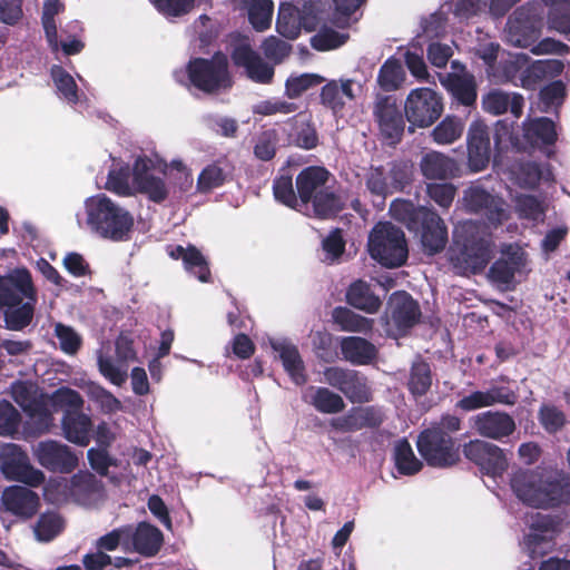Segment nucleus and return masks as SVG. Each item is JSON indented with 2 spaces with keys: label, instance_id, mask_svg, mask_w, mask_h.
I'll return each mask as SVG.
<instances>
[{
  "label": "nucleus",
  "instance_id": "5",
  "mask_svg": "<svg viewBox=\"0 0 570 570\" xmlns=\"http://www.w3.org/2000/svg\"><path fill=\"white\" fill-rule=\"evenodd\" d=\"M454 243L459 247V253L453 249L451 261L455 266L462 265L464 271L476 272L492 257L491 235L489 228L481 223H459L454 228Z\"/></svg>",
  "mask_w": 570,
  "mask_h": 570
},
{
  "label": "nucleus",
  "instance_id": "26",
  "mask_svg": "<svg viewBox=\"0 0 570 570\" xmlns=\"http://www.w3.org/2000/svg\"><path fill=\"white\" fill-rule=\"evenodd\" d=\"M362 89L361 82L350 78H341L340 80L328 81L322 88L320 97L324 106L337 114L347 101L354 100L362 92Z\"/></svg>",
  "mask_w": 570,
  "mask_h": 570
},
{
  "label": "nucleus",
  "instance_id": "58",
  "mask_svg": "<svg viewBox=\"0 0 570 570\" xmlns=\"http://www.w3.org/2000/svg\"><path fill=\"white\" fill-rule=\"evenodd\" d=\"M347 39L348 35L346 32L322 26L317 33L311 38V46L318 51H328L343 46Z\"/></svg>",
  "mask_w": 570,
  "mask_h": 570
},
{
  "label": "nucleus",
  "instance_id": "53",
  "mask_svg": "<svg viewBox=\"0 0 570 570\" xmlns=\"http://www.w3.org/2000/svg\"><path fill=\"white\" fill-rule=\"evenodd\" d=\"M227 165L216 161L207 165L199 174L197 179V190L207 193L212 189L220 187L227 179Z\"/></svg>",
  "mask_w": 570,
  "mask_h": 570
},
{
  "label": "nucleus",
  "instance_id": "15",
  "mask_svg": "<svg viewBox=\"0 0 570 570\" xmlns=\"http://www.w3.org/2000/svg\"><path fill=\"white\" fill-rule=\"evenodd\" d=\"M541 17L534 6L517 9L508 19L504 30L509 43L520 48L530 47L540 36Z\"/></svg>",
  "mask_w": 570,
  "mask_h": 570
},
{
  "label": "nucleus",
  "instance_id": "44",
  "mask_svg": "<svg viewBox=\"0 0 570 570\" xmlns=\"http://www.w3.org/2000/svg\"><path fill=\"white\" fill-rule=\"evenodd\" d=\"M238 3L247 11L254 29L264 31L271 26L274 7L272 0H238Z\"/></svg>",
  "mask_w": 570,
  "mask_h": 570
},
{
  "label": "nucleus",
  "instance_id": "56",
  "mask_svg": "<svg viewBox=\"0 0 570 570\" xmlns=\"http://www.w3.org/2000/svg\"><path fill=\"white\" fill-rule=\"evenodd\" d=\"M515 210L520 218L534 223L542 222L546 215V204L531 195H520L514 199Z\"/></svg>",
  "mask_w": 570,
  "mask_h": 570
},
{
  "label": "nucleus",
  "instance_id": "59",
  "mask_svg": "<svg viewBox=\"0 0 570 570\" xmlns=\"http://www.w3.org/2000/svg\"><path fill=\"white\" fill-rule=\"evenodd\" d=\"M352 403H364L371 399V390L364 375L353 371L341 391Z\"/></svg>",
  "mask_w": 570,
  "mask_h": 570
},
{
  "label": "nucleus",
  "instance_id": "8",
  "mask_svg": "<svg viewBox=\"0 0 570 570\" xmlns=\"http://www.w3.org/2000/svg\"><path fill=\"white\" fill-rule=\"evenodd\" d=\"M102 484L89 472L78 473L68 481L65 478L51 479L43 489L45 498L52 503L72 498L82 505H91L102 498Z\"/></svg>",
  "mask_w": 570,
  "mask_h": 570
},
{
  "label": "nucleus",
  "instance_id": "49",
  "mask_svg": "<svg viewBox=\"0 0 570 570\" xmlns=\"http://www.w3.org/2000/svg\"><path fill=\"white\" fill-rule=\"evenodd\" d=\"M550 11L548 14V24L568 39H570V0H548Z\"/></svg>",
  "mask_w": 570,
  "mask_h": 570
},
{
  "label": "nucleus",
  "instance_id": "57",
  "mask_svg": "<svg viewBox=\"0 0 570 570\" xmlns=\"http://www.w3.org/2000/svg\"><path fill=\"white\" fill-rule=\"evenodd\" d=\"M86 393L106 414L122 410V403L111 392L94 382H89L86 385Z\"/></svg>",
  "mask_w": 570,
  "mask_h": 570
},
{
  "label": "nucleus",
  "instance_id": "13",
  "mask_svg": "<svg viewBox=\"0 0 570 570\" xmlns=\"http://www.w3.org/2000/svg\"><path fill=\"white\" fill-rule=\"evenodd\" d=\"M416 444L420 454L431 466L446 468L459 460L451 435L441 429H429L422 432Z\"/></svg>",
  "mask_w": 570,
  "mask_h": 570
},
{
  "label": "nucleus",
  "instance_id": "32",
  "mask_svg": "<svg viewBox=\"0 0 570 570\" xmlns=\"http://www.w3.org/2000/svg\"><path fill=\"white\" fill-rule=\"evenodd\" d=\"M130 551H136L146 557L155 556L163 544L161 531L146 522H140L136 528L130 525Z\"/></svg>",
  "mask_w": 570,
  "mask_h": 570
},
{
  "label": "nucleus",
  "instance_id": "50",
  "mask_svg": "<svg viewBox=\"0 0 570 570\" xmlns=\"http://www.w3.org/2000/svg\"><path fill=\"white\" fill-rule=\"evenodd\" d=\"M51 78L59 97L71 105L80 102V96L73 77L60 66L51 67Z\"/></svg>",
  "mask_w": 570,
  "mask_h": 570
},
{
  "label": "nucleus",
  "instance_id": "25",
  "mask_svg": "<svg viewBox=\"0 0 570 570\" xmlns=\"http://www.w3.org/2000/svg\"><path fill=\"white\" fill-rule=\"evenodd\" d=\"M272 350L282 361L284 371L296 385H304L307 382V375L304 361L297 346L285 337H275L268 340Z\"/></svg>",
  "mask_w": 570,
  "mask_h": 570
},
{
  "label": "nucleus",
  "instance_id": "40",
  "mask_svg": "<svg viewBox=\"0 0 570 570\" xmlns=\"http://www.w3.org/2000/svg\"><path fill=\"white\" fill-rule=\"evenodd\" d=\"M523 131L527 141L533 146L552 145L557 140L556 125L546 117L527 119Z\"/></svg>",
  "mask_w": 570,
  "mask_h": 570
},
{
  "label": "nucleus",
  "instance_id": "54",
  "mask_svg": "<svg viewBox=\"0 0 570 570\" xmlns=\"http://www.w3.org/2000/svg\"><path fill=\"white\" fill-rule=\"evenodd\" d=\"M404 76L405 72L401 61L392 57L381 67L377 83L385 91L396 90L403 82Z\"/></svg>",
  "mask_w": 570,
  "mask_h": 570
},
{
  "label": "nucleus",
  "instance_id": "60",
  "mask_svg": "<svg viewBox=\"0 0 570 570\" xmlns=\"http://www.w3.org/2000/svg\"><path fill=\"white\" fill-rule=\"evenodd\" d=\"M130 525L120 527L115 529L107 534L100 537L96 542V548L104 551H115L118 547L125 552H130Z\"/></svg>",
  "mask_w": 570,
  "mask_h": 570
},
{
  "label": "nucleus",
  "instance_id": "22",
  "mask_svg": "<svg viewBox=\"0 0 570 570\" xmlns=\"http://www.w3.org/2000/svg\"><path fill=\"white\" fill-rule=\"evenodd\" d=\"M237 67L244 68L247 77L255 82L268 83L274 76V68L252 49L246 40L239 41L232 53Z\"/></svg>",
  "mask_w": 570,
  "mask_h": 570
},
{
  "label": "nucleus",
  "instance_id": "28",
  "mask_svg": "<svg viewBox=\"0 0 570 570\" xmlns=\"http://www.w3.org/2000/svg\"><path fill=\"white\" fill-rule=\"evenodd\" d=\"M374 116L381 132L394 144L400 139L404 120L394 101L389 97L377 99L374 107Z\"/></svg>",
  "mask_w": 570,
  "mask_h": 570
},
{
  "label": "nucleus",
  "instance_id": "14",
  "mask_svg": "<svg viewBox=\"0 0 570 570\" xmlns=\"http://www.w3.org/2000/svg\"><path fill=\"white\" fill-rule=\"evenodd\" d=\"M404 110L409 122L425 128L442 114L443 104L438 92L430 88H416L406 97Z\"/></svg>",
  "mask_w": 570,
  "mask_h": 570
},
{
  "label": "nucleus",
  "instance_id": "6",
  "mask_svg": "<svg viewBox=\"0 0 570 570\" xmlns=\"http://www.w3.org/2000/svg\"><path fill=\"white\" fill-rule=\"evenodd\" d=\"M227 57L215 55L212 59L195 58L185 69L174 72L175 79L186 86H194L204 92H215L232 86Z\"/></svg>",
  "mask_w": 570,
  "mask_h": 570
},
{
  "label": "nucleus",
  "instance_id": "52",
  "mask_svg": "<svg viewBox=\"0 0 570 570\" xmlns=\"http://www.w3.org/2000/svg\"><path fill=\"white\" fill-rule=\"evenodd\" d=\"M560 70L561 63L557 60H537L531 62L528 57L524 76L521 77V87L531 88L547 75Z\"/></svg>",
  "mask_w": 570,
  "mask_h": 570
},
{
  "label": "nucleus",
  "instance_id": "46",
  "mask_svg": "<svg viewBox=\"0 0 570 570\" xmlns=\"http://www.w3.org/2000/svg\"><path fill=\"white\" fill-rule=\"evenodd\" d=\"M397 173L391 171L385 175L381 168H373L368 173L366 185L372 194L385 197L402 188L401 180L397 179Z\"/></svg>",
  "mask_w": 570,
  "mask_h": 570
},
{
  "label": "nucleus",
  "instance_id": "21",
  "mask_svg": "<svg viewBox=\"0 0 570 570\" xmlns=\"http://www.w3.org/2000/svg\"><path fill=\"white\" fill-rule=\"evenodd\" d=\"M525 264L527 255L523 248L517 244H508L502 247L501 257L491 266L489 276L497 284L510 285Z\"/></svg>",
  "mask_w": 570,
  "mask_h": 570
},
{
  "label": "nucleus",
  "instance_id": "37",
  "mask_svg": "<svg viewBox=\"0 0 570 570\" xmlns=\"http://www.w3.org/2000/svg\"><path fill=\"white\" fill-rule=\"evenodd\" d=\"M303 397L321 413L336 414L345 409L343 397L327 387L309 386Z\"/></svg>",
  "mask_w": 570,
  "mask_h": 570
},
{
  "label": "nucleus",
  "instance_id": "45",
  "mask_svg": "<svg viewBox=\"0 0 570 570\" xmlns=\"http://www.w3.org/2000/svg\"><path fill=\"white\" fill-rule=\"evenodd\" d=\"M465 124L456 116H446L432 130L431 137L438 145H451L461 138Z\"/></svg>",
  "mask_w": 570,
  "mask_h": 570
},
{
  "label": "nucleus",
  "instance_id": "63",
  "mask_svg": "<svg viewBox=\"0 0 570 570\" xmlns=\"http://www.w3.org/2000/svg\"><path fill=\"white\" fill-rule=\"evenodd\" d=\"M273 191L275 199L298 212L299 196L295 194L291 176H279L274 180Z\"/></svg>",
  "mask_w": 570,
  "mask_h": 570
},
{
  "label": "nucleus",
  "instance_id": "20",
  "mask_svg": "<svg viewBox=\"0 0 570 570\" xmlns=\"http://www.w3.org/2000/svg\"><path fill=\"white\" fill-rule=\"evenodd\" d=\"M471 428L482 438L503 441L515 431L514 419L502 411H487L471 417Z\"/></svg>",
  "mask_w": 570,
  "mask_h": 570
},
{
  "label": "nucleus",
  "instance_id": "39",
  "mask_svg": "<svg viewBox=\"0 0 570 570\" xmlns=\"http://www.w3.org/2000/svg\"><path fill=\"white\" fill-rule=\"evenodd\" d=\"M527 58L525 53H507L504 57H501L494 71H491V77L498 81H510L521 86V77L524 76Z\"/></svg>",
  "mask_w": 570,
  "mask_h": 570
},
{
  "label": "nucleus",
  "instance_id": "42",
  "mask_svg": "<svg viewBox=\"0 0 570 570\" xmlns=\"http://www.w3.org/2000/svg\"><path fill=\"white\" fill-rule=\"evenodd\" d=\"M420 167L428 179H445L453 175L455 163L441 153L431 151L423 156Z\"/></svg>",
  "mask_w": 570,
  "mask_h": 570
},
{
  "label": "nucleus",
  "instance_id": "3",
  "mask_svg": "<svg viewBox=\"0 0 570 570\" xmlns=\"http://www.w3.org/2000/svg\"><path fill=\"white\" fill-rule=\"evenodd\" d=\"M83 224L104 239L125 242L130 238L135 218L126 207L106 194H97L83 202Z\"/></svg>",
  "mask_w": 570,
  "mask_h": 570
},
{
  "label": "nucleus",
  "instance_id": "55",
  "mask_svg": "<svg viewBox=\"0 0 570 570\" xmlns=\"http://www.w3.org/2000/svg\"><path fill=\"white\" fill-rule=\"evenodd\" d=\"M106 188L119 196L134 195V171L130 173L128 167L112 168L108 174Z\"/></svg>",
  "mask_w": 570,
  "mask_h": 570
},
{
  "label": "nucleus",
  "instance_id": "17",
  "mask_svg": "<svg viewBox=\"0 0 570 570\" xmlns=\"http://www.w3.org/2000/svg\"><path fill=\"white\" fill-rule=\"evenodd\" d=\"M468 209L483 213L491 225L498 226L510 216L508 204L500 197L489 194L479 186H472L464 193Z\"/></svg>",
  "mask_w": 570,
  "mask_h": 570
},
{
  "label": "nucleus",
  "instance_id": "19",
  "mask_svg": "<svg viewBox=\"0 0 570 570\" xmlns=\"http://www.w3.org/2000/svg\"><path fill=\"white\" fill-rule=\"evenodd\" d=\"M38 462L50 471L69 473L78 465L79 458L71 449L57 441H43L33 450Z\"/></svg>",
  "mask_w": 570,
  "mask_h": 570
},
{
  "label": "nucleus",
  "instance_id": "35",
  "mask_svg": "<svg viewBox=\"0 0 570 570\" xmlns=\"http://www.w3.org/2000/svg\"><path fill=\"white\" fill-rule=\"evenodd\" d=\"M61 424L63 435L69 442L80 446L89 444L92 426L89 415L81 412L66 411Z\"/></svg>",
  "mask_w": 570,
  "mask_h": 570
},
{
  "label": "nucleus",
  "instance_id": "48",
  "mask_svg": "<svg viewBox=\"0 0 570 570\" xmlns=\"http://www.w3.org/2000/svg\"><path fill=\"white\" fill-rule=\"evenodd\" d=\"M62 10L59 0H46L42 9L41 22L47 42L53 52L59 50L58 29L55 17Z\"/></svg>",
  "mask_w": 570,
  "mask_h": 570
},
{
  "label": "nucleus",
  "instance_id": "9",
  "mask_svg": "<svg viewBox=\"0 0 570 570\" xmlns=\"http://www.w3.org/2000/svg\"><path fill=\"white\" fill-rule=\"evenodd\" d=\"M168 168L158 155H142L134 163V187L135 193H141L154 203H161L167 199L170 187L165 179L156 173L165 174Z\"/></svg>",
  "mask_w": 570,
  "mask_h": 570
},
{
  "label": "nucleus",
  "instance_id": "16",
  "mask_svg": "<svg viewBox=\"0 0 570 570\" xmlns=\"http://www.w3.org/2000/svg\"><path fill=\"white\" fill-rule=\"evenodd\" d=\"M466 459L480 466L481 471L492 478L502 476L509 466L503 449L483 441L472 440L463 446Z\"/></svg>",
  "mask_w": 570,
  "mask_h": 570
},
{
  "label": "nucleus",
  "instance_id": "7",
  "mask_svg": "<svg viewBox=\"0 0 570 570\" xmlns=\"http://www.w3.org/2000/svg\"><path fill=\"white\" fill-rule=\"evenodd\" d=\"M371 257L386 267L402 266L409 255L404 233L391 223L376 224L368 235Z\"/></svg>",
  "mask_w": 570,
  "mask_h": 570
},
{
  "label": "nucleus",
  "instance_id": "4",
  "mask_svg": "<svg viewBox=\"0 0 570 570\" xmlns=\"http://www.w3.org/2000/svg\"><path fill=\"white\" fill-rule=\"evenodd\" d=\"M328 176L325 168L317 166L307 167L298 174L296 189L299 196V213L325 218L340 210V199L326 186Z\"/></svg>",
  "mask_w": 570,
  "mask_h": 570
},
{
  "label": "nucleus",
  "instance_id": "27",
  "mask_svg": "<svg viewBox=\"0 0 570 570\" xmlns=\"http://www.w3.org/2000/svg\"><path fill=\"white\" fill-rule=\"evenodd\" d=\"M453 71L441 79L448 90L464 106H472L476 100L474 76L458 61H452Z\"/></svg>",
  "mask_w": 570,
  "mask_h": 570
},
{
  "label": "nucleus",
  "instance_id": "34",
  "mask_svg": "<svg viewBox=\"0 0 570 570\" xmlns=\"http://www.w3.org/2000/svg\"><path fill=\"white\" fill-rule=\"evenodd\" d=\"M340 347L343 358L353 365H367L377 357L376 346L360 336L341 338Z\"/></svg>",
  "mask_w": 570,
  "mask_h": 570
},
{
  "label": "nucleus",
  "instance_id": "47",
  "mask_svg": "<svg viewBox=\"0 0 570 570\" xmlns=\"http://www.w3.org/2000/svg\"><path fill=\"white\" fill-rule=\"evenodd\" d=\"M333 320L345 332L368 333L373 321L361 316L346 307H336L333 311Z\"/></svg>",
  "mask_w": 570,
  "mask_h": 570
},
{
  "label": "nucleus",
  "instance_id": "11",
  "mask_svg": "<svg viewBox=\"0 0 570 570\" xmlns=\"http://www.w3.org/2000/svg\"><path fill=\"white\" fill-rule=\"evenodd\" d=\"M109 344L102 343L96 352L100 374L111 384L121 386L128 377V365L137 361V352L132 340L125 334L118 336L115 343L116 360L109 355Z\"/></svg>",
  "mask_w": 570,
  "mask_h": 570
},
{
  "label": "nucleus",
  "instance_id": "41",
  "mask_svg": "<svg viewBox=\"0 0 570 570\" xmlns=\"http://www.w3.org/2000/svg\"><path fill=\"white\" fill-rule=\"evenodd\" d=\"M431 209L420 206L415 207L413 203L403 199L394 200L390 206L391 216L406 225L410 230H417L420 220L429 216Z\"/></svg>",
  "mask_w": 570,
  "mask_h": 570
},
{
  "label": "nucleus",
  "instance_id": "64",
  "mask_svg": "<svg viewBox=\"0 0 570 570\" xmlns=\"http://www.w3.org/2000/svg\"><path fill=\"white\" fill-rule=\"evenodd\" d=\"M60 350L68 355H75L80 350L82 337L72 327L58 323L55 326Z\"/></svg>",
  "mask_w": 570,
  "mask_h": 570
},
{
  "label": "nucleus",
  "instance_id": "24",
  "mask_svg": "<svg viewBox=\"0 0 570 570\" xmlns=\"http://www.w3.org/2000/svg\"><path fill=\"white\" fill-rule=\"evenodd\" d=\"M517 400L518 395L511 389L503 385H492L488 390L472 391L456 403V407L471 412L495 404L513 405Z\"/></svg>",
  "mask_w": 570,
  "mask_h": 570
},
{
  "label": "nucleus",
  "instance_id": "62",
  "mask_svg": "<svg viewBox=\"0 0 570 570\" xmlns=\"http://www.w3.org/2000/svg\"><path fill=\"white\" fill-rule=\"evenodd\" d=\"M324 81V78L317 73H302L291 76L285 83V94L288 98L294 99L312 87Z\"/></svg>",
  "mask_w": 570,
  "mask_h": 570
},
{
  "label": "nucleus",
  "instance_id": "10",
  "mask_svg": "<svg viewBox=\"0 0 570 570\" xmlns=\"http://www.w3.org/2000/svg\"><path fill=\"white\" fill-rule=\"evenodd\" d=\"M322 7L320 1H306L301 10L293 3H281L276 20L277 32L293 40L299 36L302 29H317L323 20Z\"/></svg>",
  "mask_w": 570,
  "mask_h": 570
},
{
  "label": "nucleus",
  "instance_id": "2",
  "mask_svg": "<svg viewBox=\"0 0 570 570\" xmlns=\"http://www.w3.org/2000/svg\"><path fill=\"white\" fill-rule=\"evenodd\" d=\"M37 302V289L28 269L16 268L0 276V311L4 315L6 328L22 331L29 326Z\"/></svg>",
  "mask_w": 570,
  "mask_h": 570
},
{
  "label": "nucleus",
  "instance_id": "1",
  "mask_svg": "<svg viewBox=\"0 0 570 570\" xmlns=\"http://www.w3.org/2000/svg\"><path fill=\"white\" fill-rule=\"evenodd\" d=\"M510 488L531 508L547 510L570 503V478L557 470L519 469L510 478Z\"/></svg>",
  "mask_w": 570,
  "mask_h": 570
},
{
  "label": "nucleus",
  "instance_id": "61",
  "mask_svg": "<svg viewBox=\"0 0 570 570\" xmlns=\"http://www.w3.org/2000/svg\"><path fill=\"white\" fill-rule=\"evenodd\" d=\"M431 384L432 377L429 364L423 361L414 362L409 380L410 391L414 395H423L429 391Z\"/></svg>",
  "mask_w": 570,
  "mask_h": 570
},
{
  "label": "nucleus",
  "instance_id": "30",
  "mask_svg": "<svg viewBox=\"0 0 570 570\" xmlns=\"http://www.w3.org/2000/svg\"><path fill=\"white\" fill-rule=\"evenodd\" d=\"M389 309L390 320L387 324L393 323L399 331L412 327L420 317L419 305L405 292H396L390 297Z\"/></svg>",
  "mask_w": 570,
  "mask_h": 570
},
{
  "label": "nucleus",
  "instance_id": "33",
  "mask_svg": "<svg viewBox=\"0 0 570 570\" xmlns=\"http://www.w3.org/2000/svg\"><path fill=\"white\" fill-rule=\"evenodd\" d=\"M416 232L421 233L422 246L429 254H435L444 248L448 239L446 227L433 210L420 220V227Z\"/></svg>",
  "mask_w": 570,
  "mask_h": 570
},
{
  "label": "nucleus",
  "instance_id": "29",
  "mask_svg": "<svg viewBox=\"0 0 570 570\" xmlns=\"http://www.w3.org/2000/svg\"><path fill=\"white\" fill-rule=\"evenodd\" d=\"M1 503L12 514L30 518L38 511L39 498L33 491L24 487L11 485L2 492Z\"/></svg>",
  "mask_w": 570,
  "mask_h": 570
},
{
  "label": "nucleus",
  "instance_id": "18",
  "mask_svg": "<svg viewBox=\"0 0 570 570\" xmlns=\"http://www.w3.org/2000/svg\"><path fill=\"white\" fill-rule=\"evenodd\" d=\"M556 530L550 517L535 513L531 518L529 532L525 534L522 549L531 559L541 558L553 547Z\"/></svg>",
  "mask_w": 570,
  "mask_h": 570
},
{
  "label": "nucleus",
  "instance_id": "36",
  "mask_svg": "<svg viewBox=\"0 0 570 570\" xmlns=\"http://www.w3.org/2000/svg\"><path fill=\"white\" fill-rule=\"evenodd\" d=\"M512 179L524 188H535L543 183L553 180V175L549 165H539L535 163L517 164L511 169Z\"/></svg>",
  "mask_w": 570,
  "mask_h": 570
},
{
  "label": "nucleus",
  "instance_id": "38",
  "mask_svg": "<svg viewBox=\"0 0 570 570\" xmlns=\"http://www.w3.org/2000/svg\"><path fill=\"white\" fill-rule=\"evenodd\" d=\"M168 254L175 259H183L185 268L195 275L200 282L209 281V269L202 253L194 246L183 247L180 245L169 249Z\"/></svg>",
  "mask_w": 570,
  "mask_h": 570
},
{
  "label": "nucleus",
  "instance_id": "51",
  "mask_svg": "<svg viewBox=\"0 0 570 570\" xmlns=\"http://www.w3.org/2000/svg\"><path fill=\"white\" fill-rule=\"evenodd\" d=\"M394 461L399 472L405 475L415 474L422 469V462L405 439L395 442Z\"/></svg>",
  "mask_w": 570,
  "mask_h": 570
},
{
  "label": "nucleus",
  "instance_id": "43",
  "mask_svg": "<svg viewBox=\"0 0 570 570\" xmlns=\"http://www.w3.org/2000/svg\"><path fill=\"white\" fill-rule=\"evenodd\" d=\"M346 298L350 305L370 314L376 313L381 306L380 298L371 292L370 286L363 281H356L350 286Z\"/></svg>",
  "mask_w": 570,
  "mask_h": 570
},
{
  "label": "nucleus",
  "instance_id": "12",
  "mask_svg": "<svg viewBox=\"0 0 570 570\" xmlns=\"http://www.w3.org/2000/svg\"><path fill=\"white\" fill-rule=\"evenodd\" d=\"M0 473L8 481H18L29 487H38L45 481V474L33 468L26 452L13 443L0 448Z\"/></svg>",
  "mask_w": 570,
  "mask_h": 570
},
{
  "label": "nucleus",
  "instance_id": "31",
  "mask_svg": "<svg viewBox=\"0 0 570 570\" xmlns=\"http://www.w3.org/2000/svg\"><path fill=\"white\" fill-rule=\"evenodd\" d=\"M524 106V98L517 92H508L493 89L482 97V108L494 116L502 115L508 110L515 118H520Z\"/></svg>",
  "mask_w": 570,
  "mask_h": 570
},
{
  "label": "nucleus",
  "instance_id": "23",
  "mask_svg": "<svg viewBox=\"0 0 570 570\" xmlns=\"http://www.w3.org/2000/svg\"><path fill=\"white\" fill-rule=\"evenodd\" d=\"M468 165L474 173L483 170L490 161V136L488 126L480 119L471 122L468 136Z\"/></svg>",
  "mask_w": 570,
  "mask_h": 570
}]
</instances>
